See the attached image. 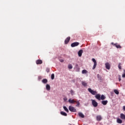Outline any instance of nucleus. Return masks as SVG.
<instances>
[{"label": "nucleus", "mask_w": 125, "mask_h": 125, "mask_svg": "<svg viewBox=\"0 0 125 125\" xmlns=\"http://www.w3.org/2000/svg\"><path fill=\"white\" fill-rule=\"evenodd\" d=\"M107 103H108V101L107 100L102 101V104H103V105H107Z\"/></svg>", "instance_id": "16"}, {"label": "nucleus", "mask_w": 125, "mask_h": 125, "mask_svg": "<svg viewBox=\"0 0 125 125\" xmlns=\"http://www.w3.org/2000/svg\"><path fill=\"white\" fill-rule=\"evenodd\" d=\"M105 66L106 69H107V70H110V69L111 68V64H110L109 62H106L105 63Z\"/></svg>", "instance_id": "5"}, {"label": "nucleus", "mask_w": 125, "mask_h": 125, "mask_svg": "<svg viewBox=\"0 0 125 125\" xmlns=\"http://www.w3.org/2000/svg\"><path fill=\"white\" fill-rule=\"evenodd\" d=\"M75 103H76V107H80V102L79 101H76Z\"/></svg>", "instance_id": "24"}, {"label": "nucleus", "mask_w": 125, "mask_h": 125, "mask_svg": "<svg viewBox=\"0 0 125 125\" xmlns=\"http://www.w3.org/2000/svg\"><path fill=\"white\" fill-rule=\"evenodd\" d=\"M69 111H70V112H76L77 110L76 109V108H75L73 106H72L71 105H70L69 106V108H68Z\"/></svg>", "instance_id": "3"}, {"label": "nucleus", "mask_w": 125, "mask_h": 125, "mask_svg": "<svg viewBox=\"0 0 125 125\" xmlns=\"http://www.w3.org/2000/svg\"><path fill=\"white\" fill-rule=\"evenodd\" d=\"M82 84L83 85V86H87V83H86L85 81L82 82Z\"/></svg>", "instance_id": "17"}, {"label": "nucleus", "mask_w": 125, "mask_h": 125, "mask_svg": "<svg viewBox=\"0 0 125 125\" xmlns=\"http://www.w3.org/2000/svg\"><path fill=\"white\" fill-rule=\"evenodd\" d=\"M119 82H121V81H122V79H121V78H119Z\"/></svg>", "instance_id": "35"}, {"label": "nucleus", "mask_w": 125, "mask_h": 125, "mask_svg": "<svg viewBox=\"0 0 125 125\" xmlns=\"http://www.w3.org/2000/svg\"><path fill=\"white\" fill-rule=\"evenodd\" d=\"M70 93L72 95H74L75 92H74V91L73 90H71Z\"/></svg>", "instance_id": "29"}, {"label": "nucleus", "mask_w": 125, "mask_h": 125, "mask_svg": "<svg viewBox=\"0 0 125 125\" xmlns=\"http://www.w3.org/2000/svg\"><path fill=\"white\" fill-rule=\"evenodd\" d=\"M61 114L62 115V116H64L65 117H66L67 116V113H66V112L64 111H61Z\"/></svg>", "instance_id": "19"}, {"label": "nucleus", "mask_w": 125, "mask_h": 125, "mask_svg": "<svg viewBox=\"0 0 125 125\" xmlns=\"http://www.w3.org/2000/svg\"><path fill=\"white\" fill-rule=\"evenodd\" d=\"M117 123H118V124H122L123 123V121L121 119L118 118L117 120Z\"/></svg>", "instance_id": "18"}, {"label": "nucleus", "mask_w": 125, "mask_h": 125, "mask_svg": "<svg viewBox=\"0 0 125 125\" xmlns=\"http://www.w3.org/2000/svg\"><path fill=\"white\" fill-rule=\"evenodd\" d=\"M120 118L122 119V120H125V115L123 113H121L120 114Z\"/></svg>", "instance_id": "15"}, {"label": "nucleus", "mask_w": 125, "mask_h": 125, "mask_svg": "<svg viewBox=\"0 0 125 125\" xmlns=\"http://www.w3.org/2000/svg\"><path fill=\"white\" fill-rule=\"evenodd\" d=\"M78 72H80V69H78Z\"/></svg>", "instance_id": "36"}, {"label": "nucleus", "mask_w": 125, "mask_h": 125, "mask_svg": "<svg viewBox=\"0 0 125 125\" xmlns=\"http://www.w3.org/2000/svg\"><path fill=\"white\" fill-rule=\"evenodd\" d=\"M47 79H44L42 80V83H47Z\"/></svg>", "instance_id": "21"}, {"label": "nucleus", "mask_w": 125, "mask_h": 125, "mask_svg": "<svg viewBox=\"0 0 125 125\" xmlns=\"http://www.w3.org/2000/svg\"><path fill=\"white\" fill-rule=\"evenodd\" d=\"M92 61L94 62V65L92 68V70H94V69H95V68H96V66L97 65V62H96V60H95V59H94V58L92 59Z\"/></svg>", "instance_id": "2"}, {"label": "nucleus", "mask_w": 125, "mask_h": 125, "mask_svg": "<svg viewBox=\"0 0 125 125\" xmlns=\"http://www.w3.org/2000/svg\"><path fill=\"white\" fill-rule=\"evenodd\" d=\"M79 44H80V43H79L78 42H75L71 43V46L72 47H75V46H78Z\"/></svg>", "instance_id": "7"}, {"label": "nucleus", "mask_w": 125, "mask_h": 125, "mask_svg": "<svg viewBox=\"0 0 125 125\" xmlns=\"http://www.w3.org/2000/svg\"><path fill=\"white\" fill-rule=\"evenodd\" d=\"M82 74H87V70L85 69L82 70Z\"/></svg>", "instance_id": "26"}, {"label": "nucleus", "mask_w": 125, "mask_h": 125, "mask_svg": "<svg viewBox=\"0 0 125 125\" xmlns=\"http://www.w3.org/2000/svg\"><path fill=\"white\" fill-rule=\"evenodd\" d=\"M49 71H50L49 68H47L46 69V71L47 72V73H49Z\"/></svg>", "instance_id": "31"}, {"label": "nucleus", "mask_w": 125, "mask_h": 125, "mask_svg": "<svg viewBox=\"0 0 125 125\" xmlns=\"http://www.w3.org/2000/svg\"><path fill=\"white\" fill-rule=\"evenodd\" d=\"M60 61L61 62H64V60H63L62 59L60 60Z\"/></svg>", "instance_id": "32"}, {"label": "nucleus", "mask_w": 125, "mask_h": 125, "mask_svg": "<svg viewBox=\"0 0 125 125\" xmlns=\"http://www.w3.org/2000/svg\"><path fill=\"white\" fill-rule=\"evenodd\" d=\"M46 89L47 90H50V85L49 84H47L46 85Z\"/></svg>", "instance_id": "20"}, {"label": "nucleus", "mask_w": 125, "mask_h": 125, "mask_svg": "<svg viewBox=\"0 0 125 125\" xmlns=\"http://www.w3.org/2000/svg\"><path fill=\"white\" fill-rule=\"evenodd\" d=\"M122 77H123V78H125V73L123 74Z\"/></svg>", "instance_id": "33"}, {"label": "nucleus", "mask_w": 125, "mask_h": 125, "mask_svg": "<svg viewBox=\"0 0 125 125\" xmlns=\"http://www.w3.org/2000/svg\"><path fill=\"white\" fill-rule=\"evenodd\" d=\"M68 102L70 104H75V103H76V101H75L74 99H69L68 100Z\"/></svg>", "instance_id": "9"}, {"label": "nucleus", "mask_w": 125, "mask_h": 125, "mask_svg": "<svg viewBox=\"0 0 125 125\" xmlns=\"http://www.w3.org/2000/svg\"><path fill=\"white\" fill-rule=\"evenodd\" d=\"M95 98H96V99H98V100H99V101H100V100H101V95H100V94H97L95 95Z\"/></svg>", "instance_id": "8"}, {"label": "nucleus", "mask_w": 125, "mask_h": 125, "mask_svg": "<svg viewBox=\"0 0 125 125\" xmlns=\"http://www.w3.org/2000/svg\"><path fill=\"white\" fill-rule=\"evenodd\" d=\"M114 92L116 94H117V95H119L120 92H119V91L117 89H115L114 90Z\"/></svg>", "instance_id": "22"}, {"label": "nucleus", "mask_w": 125, "mask_h": 125, "mask_svg": "<svg viewBox=\"0 0 125 125\" xmlns=\"http://www.w3.org/2000/svg\"><path fill=\"white\" fill-rule=\"evenodd\" d=\"M105 98H106V97H105V96H104V95H102L101 97V100H104Z\"/></svg>", "instance_id": "25"}, {"label": "nucleus", "mask_w": 125, "mask_h": 125, "mask_svg": "<svg viewBox=\"0 0 125 125\" xmlns=\"http://www.w3.org/2000/svg\"><path fill=\"white\" fill-rule=\"evenodd\" d=\"M70 40H71V37H67L64 41V43L65 44H67V43H68V42H70Z\"/></svg>", "instance_id": "10"}, {"label": "nucleus", "mask_w": 125, "mask_h": 125, "mask_svg": "<svg viewBox=\"0 0 125 125\" xmlns=\"http://www.w3.org/2000/svg\"><path fill=\"white\" fill-rule=\"evenodd\" d=\"M68 68V69H73V65H72V64H69Z\"/></svg>", "instance_id": "27"}, {"label": "nucleus", "mask_w": 125, "mask_h": 125, "mask_svg": "<svg viewBox=\"0 0 125 125\" xmlns=\"http://www.w3.org/2000/svg\"><path fill=\"white\" fill-rule=\"evenodd\" d=\"M92 104L94 107H97L98 106V103L94 100H92Z\"/></svg>", "instance_id": "4"}, {"label": "nucleus", "mask_w": 125, "mask_h": 125, "mask_svg": "<svg viewBox=\"0 0 125 125\" xmlns=\"http://www.w3.org/2000/svg\"><path fill=\"white\" fill-rule=\"evenodd\" d=\"M78 115L79 117H80V118H84V115H83V113L82 112L78 113Z\"/></svg>", "instance_id": "14"}, {"label": "nucleus", "mask_w": 125, "mask_h": 125, "mask_svg": "<svg viewBox=\"0 0 125 125\" xmlns=\"http://www.w3.org/2000/svg\"><path fill=\"white\" fill-rule=\"evenodd\" d=\"M111 44H112L114 46H116L117 48H122V46H121V45L120 44H118V43H114L113 42H112Z\"/></svg>", "instance_id": "6"}, {"label": "nucleus", "mask_w": 125, "mask_h": 125, "mask_svg": "<svg viewBox=\"0 0 125 125\" xmlns=\"http://www.w3.org/2000/svg\"><path fill=\"white\" fill-rule=\"evenodd\" d=\"M123 109L124 111H125V106H124L123 107Z\"/></svg>", "instance_id": "34"}, {"label": "nucleus", "mask_w": 125, "mask_h": 125, "mask_svg": "<svg viewBox=\"0 0 125 125\" xmlns=\"http://www.w3.org/2000/svg\"><path fill=\"white\" fill-rule=\"evenodd\" d=\"M51 79L52 80H54V74H51Z\"/></svg>", "instance_id": "30"}, {"label": "nucleus", "mask_w": 125, "mask_h": 125, "mask_svg": "<svg viewBox=\"0 0 125 125\" xmlns=\"http://www.w3.org/2000/svg\"><path fill=\"white\" fill-rule=\"evenodd\" d=\"M63 109L64 110L67 112V113H69V110L68 109V108H67V107L66 106H63Z\"/></svg>", "instance_id": "23"}, {"label": "nucleus", "mask_w": 125, "mask_h": 125, "mask_svg": "<svg viewBox=\"0 0 125 125\" xmlns=\"http://www.w3.org/2000/svg\"><path fill=\"white\" fill-rule=\"evenodd\" d=\"M83 50H80L79 51L78 55H79V57H82V55H83Z\"/></svg>", "instance_id": "13"}, {"label": "nucleus", "mask_w": 125, "mask_h": 125, "mask_svg": "<svg viewBox=\"0 0 125 125\" xmlns=\"http://www.w3.org/2000/svg\"><path fill=\"white\" fill-rule=\"evenodd\" d=\"M97 121L98 122H100L101 120H102V117H101V115H98L96 117Z\"/></svg>", "instance_id": "11"}, {"label": "nucleus", "mask_w": 125, "mask_h": 125, "mask_svg": "<svg viewBox=\"0 0 125 125\" xmlns=\"http://www.w3.org/2000/svg\"><path fill=\"white\" fill-rule=\"evenodd\" d=\"M121 63H119V65H118V68L119 69H120V70H122V66H121Z\"/></svg>", "instance_id": "28"}, {"label": "nucleus", "mask_w": 125, "mask_h": 125, "mask_svg": "<svg viewBox=\"0 0 125 125\" xmlns=\"http://www.w3.org/2000/svg\"><path fill=\"white\" fill-rule=\"evenodd\" d=\"M88 91L90 93H91L92 95H96L97 94V92L96 91H93L91 88H89Z\"/></svg>", "instance_id": "1"}, {"label": "nucleus", "mask_w": 125, "mask_h": 125, "mask_svg": "<svg viewBox=\"0 0 125 125\" xmlns=\"http://www.w3.org/2000/svg\"><path fill=\"white\" fill-rule=\"evenodd\" d=\"M36 64L37 65L42 64V60H38L36 61Z\"/></svg>", "instance_id": "12"}, {"label": "nucleus", "mask_w": 125, "mask_h": 125, "mask_svg": "<svg viewBox=\"0 0 125 125\" xmlns=\"http://www.w3.org/2000/svg\"><path fill=\"white\" fill-rule=\"evenodd\" d=\"M64 100H66V99H64Z\"/></svg>", "instance_id": "38"}, {"label": "nucleus", "mask_w": 125, "mask_h": 125, "mask_svg": "<svg viewBox=\"0 0 125 125\" xmlns=\"http://www.w3.org/2000/svg\"><path fill=\"white\" fill-rule=\"evenodd\" d=\"M64 100H66V99H64Z\"/></svg>", "instance_id": "37"}]
</instances>
